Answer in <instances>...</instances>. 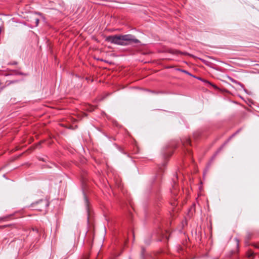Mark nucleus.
<instances>
[{"instance_id":"1","label":"nucleus","mask_w":259,"mask_h":259,"mask_svg":"<svg viewBox=\"0 0 259 259\" xmlns=\"http://www.w3.org/2000/svg\"><path fill=\"white\" fill-rule=\"evenodd\" d=\"M105 40L111 44L123 46L141 43V41L132 34L109 35Z\"/></svg>"},{"instance_id":"2","label":"nucleus","mask_w":259,"mask_h":259,"mask_svg":"<svg viewBox=\"0 0 259 259\" xmlns=\"http://www.w3.org/2000/svg\"><path fill=\"white\" fill-rule=\"evenodd\" d=\"M31 205L34 209L42 211L49 205V203L47 199H41L32 203Z\"/></svg>"},{"instance_id":"3","label":"nucleus","mask_w":259,"mask_h":259,"mask_svg":"<svg viewBox=\"0 0 259 259\" xmlns=\"http://www.w3.org/2000/svg\"><path fill=\"white\" fill-rule=\"evenodd\" d=\"M240 130H238L236 133H235L234 134H233L228 139L227 141H226L223 145H222V146H221L218 149V150L216 151L215 153L214 154V155L213 156V157H212L211 158V161H212L215 157L217 156V154H218L222 150V149L224 148V146L228 143V142L232 138V137H233L234 136H235L237 133H238L239 132Z\"/></svg>"},{"instance_id":"4","label":"nucleus","mask_w":259,"mask_h":259,"mask_svg":"<svg viewBox=\"0 0 259 259\" xmlns=\"http://www.w3.org/2000/svg\"><path fill=\"white\" fill-rule=\"evenodd\" d=\"M82 193H83V199H84L85 208V210H86V211H87V213L88 216V219H89V216L90 215L89 201L87 196L84 191H83Z\"/></svg>"},{"instance_id":"5","label":"nucleus","mask_w":259,"mask_h":259,"mask_svg":"<svg viewBox=\"0 0 259 259\" xmlns=\"http://www.w3.org/2000/svg\"><path fill=\"white\" fill-rule=\"evenodd\" d=\"M192 76L197 78L199 80H200L205 82L207 84H208L211 85L215 90H218L219 89L218 87L216 85H215L214 84H212V83L210 82L209 81H207L206 80L203 79L201 78V77H195V76H193V75Z\"/></svg>"},{"instance_id":"6","label":"nucleus","mask_w":259,"mask_h":259,"mask_svg":"<svg viewBox=\"0 0 259 259\" xmlns=\"http://www.w3.org/2000/svg\"><path fill=\"white\" fill-rule=\"evenodd\" d=\"M184 145H191V140L189 138H186L185 140L182 141Z\"/></svg>"},{"instance_id":"7","label":"nucleus","mask_w":259,"mask_h":259,"mask_svg":"<svg viewBox=\"0 0 259 259\" xmlns=\"http://www.w3.org/2000/svg\"><path fill=\"white\" fill-rule=\"evenodd\" d=\"M177 70L181 71L182 72L185 73L190 76H193V75L191 73L189 72L188 71H187L186 70H183L182 69L178 68V69H177Z\"/></svg>"},{"instance_id":"8","label":"nucleus","mask_w":259,"mask_h":259,"mask_svg":"<svg viewBox=\"0 0 259 259\" xmlns=\"http://www.w3.org/2000/svg\"><path fill=\"white\" fill-rule=\"evenodd\" d=\"M16 74L17 75H24V76H27L28 75L27 73L20 72V71H17Z\"/></svg>"},{"instance_id":"9","label":"nucleus","mask_w":259,"mask_h":259,"mask_svg":"<svg viewBox=\"0 0 259 259\" xmlns=\"http://www.w3.org/2000/svg\"><path fill=\"white\" fill-rule=\"evenodd\" d=\"M141 250V259H144V254L145 250L144 247H142Z\"/></svg>"},{"instance_id":"10","label":"nucleus","mask_w":259,"mask_h":259,"mask_svg":"<svg viewBox=\"0 0 259 259\" xmlns=\"http://www.w3.org/2000/svg\"><path fill=\"white\" fill-rule=\"evenodd\" d=\"M231 80H232V82H234L241 86H242V84L240 82H238V81L235 80V79H232V78H231Z\"/></svg>"},{"instance_id":"11","label":"nucleus","mask_w":259,"mask_h":259,"mask_svg":"<svg viewBox=\"0 0 259 259\" xmlns=\"http://www.w3.org/2000/svg\"><path fill=\"white\" fill-rule=\"evenodd\" d=\"M173 182H174V185L172 186V187H173V189H175V187H176V182L175 179H173Z\"/></svg>"},{"instance_id":"12","label":"nucleus","mask_w":259,"mask_h":259,"mask_svg":"<svg viewBox=\"0 0 259 259\" xmlns=\"http://www.w3.org/2000/svg\"><path fill=\"white\" fill-rule=\"evenodd\" d=\"M39 19L38 18H36L35 19V24H36V26H37L38 24V23H39Z\"/></svg>"},{"instance_id":"13","label":"nucleus","mask_w":259,"mask_h":259,"mask_svg":"<svg viewBox=\"0 0 259 259\" xmlns=\"http://www.w3.org/2000/svg\"><path fill=\"white\" fill-rule=\"evenodd\" d=\"M118 149L122 153L124 154H126V153L124 152L122 150V149H121V148L120 147H119L118 148Z\"/></svg>"},{"instance_id":"14","label":"nucleus","mask_w":259,"mask_h":259,"mask_svg":"<svg viewBox=\"0 0 259 259\" xmlns=\"http://www.w3.org/2000/svg\"><path fill=\"white\" fill-rule=\"evenodd\" d=\"M252 256H253V254L252 253H250V254H248V257L249 258L252 259Z\"/></svg>"},{"instance_id":"15","label":"nucleus","mask_w":259,"mask_h":259,"mask_svg":"<svg viewBox=\"0 0 259 259\" xmlns=\"http://www.w3.org/2000/svg\"><path fill=\"white\" fill-rule=\"evenodd\" d=\"M171 205L173 206H175V205H176V202H174L173 203H171Z\"/></svg>"},{"instance_id":"16","label":"nucleus","mask_w":259,"mask_h":259,"mask_svg":"<svg viewBox=\"0 0 259 259\" xmlns=\"http://www.w3.org/2000/svg\"><path fill=\"white\" fill-rule=\"evenodd\" d=\"M194 138H196L197 137V135H196V134H194Z\"/></svg>"},{"instance_id":"17","label":"nucleus","mask_w":259,"mask_h":259,"mask_svg":"<svg viewBox=\"0 0 259 259\" xmlns=\"http://www.w3.org/2000/svg\"><path fill=\"white\" fill-rule=\"evenodd\" d=\"M6 227V226H0V228H5Z\"/></svg>"},{"instance_id":"18","label":"nucleus","mask_w":259,"mask_h":259,"mask_svg":"<svg viewBox=\"0 0 259 259\" xmlns=\"http://www.w3.org/2000/svg\"><path fill=\"white\" fill-rule=\"evenodd\" d=\"M5 219V218H1L0 220H3Z\"/></svg>"},{"instance_id":"19","label":"nucleus","mask_w":259,"mask_h":259,"mask_svg":"<svg viewBox=\"0 0 259 259\" xmlns=\"http://www.w3.org/2000/svg\"><path fill=\"white\" fill-rule=\"evenodd\" d=\"M170 155H171V153H170L169 154H168V156H170Z\"/></svg>"},{"instance_id":"20","label":"nucleus","mask_w":259,"mask_h":259,"mask_svg":"<svg viewBox=\"0 0 259 259\" xmlns=\"http://www.w3.org/2000/svg\"><path fill=\"white\" fill-rule=\"evenodd\" d=\"M128 259H132V257H129Z\"/></svg>"},{"instance_id":"21","label":"nucleus","mask_w":259,"mask_h":259,"mask_svg":"<svg viewBox=\"0 0 259 259\" xmlns=\"http://www.w3.org/2000/svg\"><path fill=\"white\" fill-rule=\"evenodd\" d=\"M245 92L247 93V90H244Z\"/></svg>"},{"instance_id":"22","label":"nucleus","mask_w":259,"mask_h":259,"mask_svg":"<svg viewBox=\"0 0 259 259\" xmlns=\"http://www.w3.org/2000/svg\"><path fill=\"white\" fill-rule=\"evenodd\" d=\"M177 178H178V176H177H177H176V179H177Z\"/></svg>"}]
</instances>
